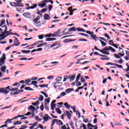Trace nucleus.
Segmentation results:
<instances>
[{
  "instance_id": "obj_59",
  "label": "nucleus",
  "mask_w": 129,
  "mask_h": 129,
  "mask_svg": "<svg viewBox=\"0 0 129 129\" xmlns=\"http://www.w3.org/2000/svg\"><path fill=\"white\" fill-rule=\"evenodd\" d=\"M67 78H68V76H65L63 77V82H65L66 81V80H67Z\"/></svg>"
},
{
  "instance_id": "obj_8",
  "label": "nucleus",
  "mask_w": 129,
  "mask_h": 129,
  "mask_svg": "<svg viewBox=\"0 0 129 129\" xmlns=\"http://www.w3.org/2000/svg\"><path fill=\"white\" fill-rule=\"evenodd\" d=\"M75 76H76V74H74L73 75H69L68 76V78H70V81H74V79H75Z\"/></svg>"
},
{
  "instance_id": "obj_64",
  "label": "nucleus",
  "mask_w": 129,
  "mask_h": 129,
  "mask_svg": "<svg viewBox=\"0 0 129 129\" xmlns=\"http://www.w3.org/2000/svg\"><path fill=\"white\" fill-rule=\"evenodd\" d=\"M54 77L53 76H49L47 78V79H53Z\"/></svg>"
},
{
  "instance_id": "obj_52",
  "label": "nucleus",
  "mask_w": 129,
  "mask_h": 129,
  "mask_svg": "<svg viewBox=\"0 0 129 129\" xmlns=\"http://www.w3.org/2000/svg\"><path fill=\"white\" fill-rule=\"evenodd\" d=\"M116 67H117L118 68H122V66L117 64V63H115V66Z\"/></svg>"
},
{
  "instance_id": "obj_37",
  "label": "nucleus",
  "mask_w": 129,
  "mask_h": 129,
  "mask_svg": "<svg viewBox=\"0 0 129 129\" xmlns=\"http://www.w3.org/2000/svg\"><path fill=\"white\" fill-rule=\"evenodd\" d=\"M56 82H59V81H61V80H62V77H57L56 79H55Z\"/></svg>"
},
{
  "instance_id": "obj_55",
  "label": "nucleus",
  "mask_w": 129,
  "mask_h": 129,
  "mask_svg": "<svg viewBox=\"0 0 129 129\" xmlns=\"http://www.w3.org/2000/svg\"><path fill=\"white\" fill-rule=\"evenodd\" d=\"M64 106H65L67 108L68 106H70V107H71V105H69V104H68V103H67V102L64 103Z\"/></svg>"
},
{
  "instance_id": "obj_45",
  "label": "nucleus",
  "mask_w": 129,
  "mask_h": 129,
  "mask_svg": "<svg viewBox=\"0 0 129 129\" xmlns=\"http://www.w3.org/2000/svg\"><path fill=\"white\" fill-rule=\"evenodd\" d=\"M22 124V122L20 121H17L14 123V125H17V124Z\"/></svg>"
},
{
  "instance_id": "obj_50",
  "label": "nucleus",
  "mask_w": 129,
  "mask_h": 129,
  "mask_svg": "<svg viewBox=\"0 0 129 129\" xmlns=\"http://www.w3.org/2000/svg\"><path fill=\"white\" fill-rule=\"evenodd\" d=\"M16 3L15 2H11L10 3V6H12V7H16Z\"/></svg>"
},
{
  "instance_id": "obj_19",
  "label": "nucleus",
  "mask_w": 129,
  "mask_h": 129,
  "mask_svg": "<svg viewBox=\"0 0 129 129\" xmlns=\"http://www.w3.org/2000/svg\"><path fill=\"white\" fill-rule=\"evenodd\" d=\"M57 45H60V42H56L53 44L50 45V48H53V47H55V46H57Z\"/></svg>"
},
{
  "instance_id": "obj_39",
  "label": "nucleus",
  "mask_w": 129,
  "mask_h": 129,
  "mask_svg": "<svg viewBox=\"0 0 129 129\" xmlns=\"http://www.w3.org/2000/svg\"><path fill=\"white\" fill-rule=\"evenodd\" d=\"M67 95V94L65 92H62L60 93V96L61 97H63L65 96V95Z\"/></svg>"
},
{
  "instance_id": "obj_56",
  "label": "nucleus",
  "mask_w": 129,
  "mask_h": 129,
  "mask_svg": "<svg viewBox=\"0 0 129 129\" xmlns=\"http://www.w3.org/2000/svg\"><path fill=\"white\" fill-rule=\"evenodd\" d=\"M109 45H111V46H112L113 45V41L112 40H110L109 41Z\"/></svg>"
},
{
  "instance_id": "obj_10",
  "label": "nucleus",
  "mask_w": 129,
  "mask_h": 129,
  "mask_svg": "<svg viewBox=\"0 0 129 129\" xmlns=\"http://www.w3.org/2000/svg\"><path fill=\"white\" fill-rule=\"evenodd\" d=\"M22 15L24 16V17H25V18H30L31 17V13L26 12L23 14Z\"/></svg>"
},
{
  "instance_id": "obj_28",
  "label": "nucleus",
  "mask_w": 129,
  "mask_h": 129,
  "mask_svg": "<svg viewBox=\"0 0 129 129\" xmlns=\"http://www.w3.org/2000/svg\"><path fill=\"white\" fill-rule=\"evenodd\" d=\"M44 50H48L49 49V45H48L46 42L45 44H44Z\"/></svg>"
},
{
  "instance_id": "obj_21",
  "label": "nucleus",
  "mask_w": 129,
  "mask_h": 129,
  "mask_svg": "<svg viewBox=\"0 0 129 129\" xmlns=\"http://www.w3.org/2000/svg\"><path fill=\"white\" fill-rule=\"evenodd\" d=\"M56 124L58 125H63V122H62L61 120H57V121H56Z\"/></svg>"
},
{
  "instance_id": "obj_16",
  "label": "nucleus",
  "mask_w": 129,
  "mask_h": 129,
  "mask_svg": "<svg viewBox=\"0 0 129 129\" xmlns=\"http://www.w3.org/2000/svg\"><path fill=\"white\" fill-rule=\"evenodd\" d=\"M50 16L47 14H45L44 15V20H50Z\"/></svg>"
},
{
  "instance_id": "obj_14",
  "label": "nucleus",
  "mask_w": 129,
  "mask_h": 129,
  "mask_svg": "<svg viewBox=\"0 0 129 129\" xmlns=\"http://www.w3.org/2000/svg\"><path fill=\"white\" fill-rule=\"evenodd\" d=\"M55 40H56V39L55 38H46L45 41L47 42H50L51 41H55Z\"/></svg>"
},
{
  "instance_id": "obj_12",
  "label": "nucleus",
  "mask_w": 129,
  "mask_h": 129,
  "mask_svg": "<svg viewBox=\"0 0 129 129\" xmlns=\"http://www.w3.org/2000/svg\"><path fill=\"white\" fill-rule=\"evenodd\" d=\"M34 25L36 26V27H38V28H40L41 26V22H34Z\"/></svg>"
},
{
  "instance_id": "obj_27",
  "label": "nucleus",
  "mask_w": 129,
  "mask_h": 129,
  "mask_svg": "<svg viewBox=\"0 0 129 129\" xmlns=\"http://www.w3.org/2000/svg\"><path fill=\"white\" fill-rule=\"evenodd\" d=\"M81 76V74H79L76 78V82H77L80 79V77Z\"/></svg>"
},
{
  "instance_id": "obj_2",
  "label": "nucleus",
  "mask_w": 129,
  "mask_h": 129,
  "mask_svg": "<svg viewBox=\"0 0 129 129\" xmlns=\"http://www.w3.org/2000/svg\"><path fill=\"white\" fill-rule=\"evenodd\" d=\"M53 85L55 89H58V90H62V89H61V87L63 85V83L62 82H56Z\"/></svg>"
},
{
  "instance_id": "obj_57",
  "label": "nucleus",
  "mask_w": 129,
  "mask_h": 129,
  "mask_svg": "<svg viewBox=\"0 0 129 129\" xmlns=\"http://www.w3.org/2000/svg\"><path fill=\"white\" fill-rule=\"evenodd\" d=\"M52 9H53V6L48 5V10L49 11H52Z\"/></svg>"
},
{
  "instance_id": "obj_47",
  "label": "nucleus",
  "mask_w": 129,
  "mask_h": 129,
  "mask_svg": "<svg viewBox=\"0 0 129 129\" xmlns=\"http://www.w3.org/2000/svg\"><path fill=\"white\" fill-rule=\"evenodd\" d=\"M23 10V9L21 8H17V11L18 12H19V13H22V11Z\"/></svg>"
},
{
  "instance_id": "obj_34",
  "label": "nucleus",
  "mask_w": 129,
  "mask_h": 129,
  "mask_svg": "<svg viewBox=\"0 0 129 129\" xmlns=\"http://www.w3.org/2000/svg\"><path fill=\"white\" fill-rule=\"evenodd\" d=\"M100 42H101L102 47H104V46H106V43L103 42L102 40H100Z\"/></svg>"
},
{
  "instance_id": "obj_7",
  "label": "nucleus",
  "mask_w": 129,
  "mask_h": 129,
  "mask_svg": "<svg viewBox=\"0 0 129 129\" xmlns=\"http://www.w3.org/2000/svg\"><path fill=\"white\" fill-rule=\"evenodd\" d=\"M15 40H14V43L13 45H15V46H19L21 43H20V41H19V40H18V38L16 37V36H14Z\"/></svg>"
},
{
  "instance_id": "obj_38",
  "label": "nucleus",
  "mask_w": 129,
  "mask_h": 129,
  "mask_svg": "<svg viewBox=\"0 0 129 129\" xmlns=\"http://www.w3.org/2000/svg\"><path fill=\"white\" fill-rule=\"evenodd\" d=\"M71 108H72L74 112H76V111H77V110H76V107H75V106H71Z\"/></svg>"
},
{
  "instance_id": "obj_63",
  "label": "nucleus",
  "mask_w": 129,
  "mask_h": 129,
  "mask_svg": "<svg viewBox=\"0 0 129 129\" xmlns=\"http://www.w3.org/2000/svg\"><path fill=\"white\" fill-rule=\"evenodd\" d=\"M78 45H74L72 47V49H78Z\"/></svg>"
},
{
  "instance_id": "obj_18",
  "label": "nucleus",
  "mask_w": 129,
  "mask_h": 129,
  "mask_svg": "<svg viewBox=\"0 0 129 129\" xmlns=\"http://www.w3.org/2000/svg\"><path fill=\"white\" fill-rule=\"evenodd\" d=\"M6 69H7V67H6V66H3L1 68V71L4 73L6 72Z\"/></svg>"
},
{
  "instance_id": "obj_31",
  "label": "nucleus",
  "mask_w": 129,
  "mask_h": 129,
  "mask_svg": "<svg viewBox=\"0 0 129 129\" xmlns=\"http://www.w3.org/2000/svg\"><path fill=\"white\" fill-rule=\"evenodd\" d=\"M39 42H44V41L43 40H39V41H37V42H36L34 44H31V46H36V45H39Z\"/></svg>"
},
{
  "instance_id": "obj_32",
  "label": "nucleus",
  "mask_w": 129,
  "mask_h": 129,
  "mask_svg": "<svg viewBox=\"0 0 129 129\" xmlns=\"http://www.w3.org/2000/svg\"><path fill=\"white\" fill-rule=\"evenodd\" d=\"M72 41H75V40H70L69 39H66L63 40V43H69V42H72Z\"/></svg>"
},
{
  "instance_id": "obj_4",
  "label": "nucleus",
  "mask_w": 129,
  "mask_h": 129,
  "mask_svg": "<svg viewBox=\"0 0 129 129\" xmlns=\"http://www.w3.org/2000/svg\"><path fill=\"white\" fill-rule=\"evenodd\" d=\"M93 34H94V32L90 31L89 35H91V37H92L93 40H95V41H98V40H99V39L98 38V37L96 36V35Z\"/></svg>"
},
{
  "instance_id": "obj_42",
  "label": "nucleus",
  "mask_w": 129,
  "mask_h": 129,
  "mask_svg": "<svg viewBox=\"0 0 129 129\" xmlns=\"http://www.w3.org/2000/svg\"><path fill=\"white\" fill-rule=\"evenodd\" d=\"M57 121H58V119H54L52 121V125H54V124H55V122H57Z\"/></svg>"
},
{
  "instance_id": "obj_60",
  "label": "nucleus",
  "mask_w": 129,
  "mask_h": 129,
  "mask_svg": "<svg viewBox=\"0 0 129 129\" xmlns=\"http://www.w3.org/2000/svg\"><path fill=\"white\" fill-rule=\"evenodd\" d=\"M46 37H53L52 34V33H49V34H46V35L45 36V38H46Z\"/></svg>"
},
{
  "instance_id": "obj_35",
  "label": "nucleus",
  "mask_w": 129,
  "mask_h": 129,
  "mask_svg": "<svg viewBox=\"0 0 129 129\" xmlns=\"http://www.w3.org/2000/svg\"><path fill=\"white\" fill-rule=\"evenodd\" d=\"M33 6L30 7V9H36V7H38V4H32Z\"/></svg>"
},
{
  "instance_id": "obj_5",
  "label": "nucleus",
  "mask_w": 129,
  "mask_h": 129,
  "mask_svg": "<svg viewBox=\"0 0 129 129\" xmlns=\"http://www.w3.org/2000/svg\"><path fill=\"white\" fill-rule=\"evenodd\" d=\"M5 30L2 33V34H0V37H2L3 36H5L6 34H9L11 33L10 31H8V27H7V25H5Z\"/></svg>"
},
{
  "instance_id": "obj_53",
  "label": "nucleus",
  "mask_w": 129,
  "mask_h": 129,
  "mask_svg": "<svg viewBox=\"0 0 129 129\" xmlns=\"http://www.w3.org/2000/svg\"><path fill=\"white\" fill-rule=\"evenodd\" d=\"M20 90H19L15 92L13 94H15V95H18V94H20Z\"/></svg>"
},
{
  "instance_id": "obj_41",
  "label": "nucleus",
  "mask_w": 129,
  "mask_h": 129,
  "mask_svg": "<svg viewBox=\"0 0 129 129\" xmlns=\"http://www.w3.org/2000/svg\"><path fill=\"white\" fill-rule=\"evenodd\" d=\"M45 44H46V42L39 44L37 46H36V48H39L40 47H43V46H44V45H45Z\"/></svg>"
},
{
  "instance_id": "obj_22",
  "label": "nucleus",
  "mask_w": 129,
  "mask_h": 129,
  "mask_svg": "<svg viewBox=\"0 0 129 129\" xmlns=\"http://www.w3.org/2000/svg\"><path fill=\"white\" fill-rule=\"evenodd\" d=\"M15 7H21L22 8L25 7L24 5H23L22 3H16Z\"/></svg>"
},
{
  "instance_id": "obj_43",
  "label": "nucleus",
  "mask_w": 129,
  "mask_h": 129,
  "mask_svg": "<svg viewBox=\"0 0 129 129\" xmlns=\"http://www.w3.org/2000/svg\"><path fill=\"white\" fill-rule=\"evenodd\" d=\"M40 20V16H38L35 19L33 20V22H38Z\"/></svg>"
},
{
  "instance_id": "obj_58",
  "label": "nucleus",
  "mask_w": 129,
  "mask_h": 129,
  "mask_svg": "<svg viewBox=\"0 0 129 129\" xmlns=\"http://www.w3.org/2000/svg\"><path fill=\"white\" fill-rule=\"evenodd\" d=\"M81 81L82 83H85V80L82 77L81 78Z\"/></svg>"
},
{
  "instance_id": "obj_36",
  "label": "nucleus",
  "mask_w": 129,
  "mask_h": 129,
  "mask_svg": "<svg viewBox=\"0 0 129 129\" xmlns=\"http://www.w3.org/2000/svg\"><path fill=\"white\" fill-rule=\"evenodd\" d=\"M33 84V85H35L36 84H38V82L37 81H32L31 84H28V85H32Z\"/></svg>"
},
{
  "instance_id": "obj_3",
  "label": "nucleus",
  "mask_w": 129,
  "mask_h": 129,
  "mask_svg": "<svg viewBox=\"0 0 129 129\" xmlns=\"http://www.w3.org/2000/svg\"><path fill=\"white\" fill-rule=\"evenodd\" d=\"M6 59V54L3 53L2 57H1L0 58V66H3V65L6 63L5 60Z\"/></svg>"
},
{
  "instance_id": "obj_26",
  "label": "nucleus",
  "mask_w": 129,
  "mask_h": 129,
  "mask_svg": "<svg viewBox=\"0 0 129 129\" xmlns=\"http://www.w3.org/2000/svg\"><path fill=\"white\" fill-rule=\"evenodd\" d=\"M38 100L39 101H43V100H44V97L43 96V95H40L39 97L38 98Z\"/></svg>"
},
{
  "instance_id": "obj_23",
  "label": "nucleus",
  "mask_w": 129,
  "mask_h": 129,
  "mask_svg": "<svg viewBox=\"0 0 129 129\" xmlns=\"http://www.w3.org/2000/svg\"><path fill=\"white\" fill-rule=\"evenodd\" d=\"M76 30H77V31H78V32H84V33H85V30H84L82 28H81L80 27L77 28Z\"/></svg>"
},
{
  "instance_id": "obj_13",
  "label": "nucleus",
  "mask_w": 129,
  "mask_h": 129,
  "mask_svg": "<svg viewBox=\"0 0 129 129\" xmlns=\"http://www.w3.org/2000/svg\"><path fill=\"white\" fill-rule=\"evenodd\" d=\"M28 109H29V110H31V111L34 112V111H35V109H36V108L35 107L33 106L32 105H30L28 107Z\"/></svg>"
},
{
  "instance_id": "obj_54",
  "label": "nucleus",
  "mask_w": 129,
  "mask_h": 129,
  "mask_svg": "<svg viewBox=\"0 0 129 129\" xmlns=\"http://www.w3.org/2000/svg\"><path fill=\"white\" fill-rule=\"evenodd\" d=\"M45 101H46L47 102V104H49V103H50V98H48L47 99H45Z\"/></svg>"
},
{
  "instance_id": "obj_40",
  "label": "nucleus",
  "mask_w": 129,
  "mask_h": 129,
  "mask_svg": "<svg viewBox=\"0 0 129 129\" xmlns=\"http://www.w3.org/2000/svg\"><path fill=\"white\" fill-rule=\"evenodd\" d=\"M69 31H70V32H72V31H76V29H75V27H73L69 28Z\"/></svg>"
},
{
  "instance_id": "obj_20",
  "label": "nucleus",
  "mask_w": 129,
  "mask_h": 129,
  "mask_svg": "<svg viewBox=\"0 0 129 129\" xmlns=\"http://www.w3.org/2000/svg\"><path fill=\"white\" fill-rule=\"evenodd\" d=\"M10 35H13V33L9 32V33H7L6 34H5L2 37H3V39H6V38H7V37H8V36H10Z\"/></svg>"
},
{
  "instance_id": "obj_51",
  "label": "nucleus",
  "mask_w": 129,
  "mask_h": 129,
  "mask_svg": "<svg viewBox=\"0 0 129 129\" xmlns=\"http://www.w3.org/2000/svg\"><path fill=\"white\" fill-rule=\"evenodd\" d=\"M38 37L39 38V40H42V39L44 38V35H38Z\"/></svg>"
},
{
  "instance_id": "obj_48",
  "label": "nucleus",
  "mask_w": 129,
  "mask_h": 129,
  "mask_svg": "<svg viewBox=\"0 0 129 129\" xmlns=\"http://www.w3.org/2000/svg\"><path fill=\"white\" fill-rule=\"evenodd\" d=\"M47 10H48V9L44 8V9H43L42 10H41L40 12L41 13H45V12H47Z\"/></svg>"
},
{
  "instance_id": "obj_30",
  "label": "nucleus",
  "mask_w": 129,
  "mask_h": 129,
  "mask_svg": "<svg viewBox=\"0 0 129 129\" xmlns=\"http://www.w3.org/2000/svg\"><path fill=\"white\" fill-rule=\"evenodd\" d=\"M78 35H80V36H84L85 37H89L88 35L83 33H79Z\"/></svg>"
},
{
  "instance_id": "obj_46",
  "label": "nucleus",
  "mask_w": 129,
  "mask_h": 129,
  "mask_svg": "<svg viewBox=\"0 0 129 129\" xmlns=\"http://www.w3.org/2000/svg\"><path fill=\"white\" fill-rule=\"evenodd\" d=\"M5 90V88H0V93H4Z\"/></svg>"
},
{
  "instance_id": "obj_62",
  "label": "nucleus",
  "mask_w": 129,
  "mask_h": 129,
  "mask_svg": "<svg viewBox=\"0 0 129 129\" xmlns=\"http://www.w3.org/2000/svg\"><path fill=\"white\" fill-rule=\"evenodd\" d=\"M38 126V127H39L40 128L44 129V127L43 126V125H42V124H39Z\"/></svg>"
},
{
  "instance_id": "obj_25",
  "label": "nucleus",
  "mask_w": 129,
  "mask_h": 129,
  "mask_svg": "<svg viewBox=\"0 0 129 129\" xmlns=\"http://www.w3.org/2000/svg\"><path fill=\"white\" fill-rule=\"evenodd\" d=\"M21 52H22V53H24L25 54H29V53H30V52H31V50H22Z\"/></svg>"
},
{
  "instance_id": "obj_61",
  "label": "nucleus",
  "mask_w": 129,
  "mask_h": 129,
  "mask_svg": "<svg viewBox=\"0 0 129 129\" xmlns=\"http://www.w3.org/2000/svg\"><path fill=\"white\" fill-rule=\"evenodd\" d=\"M77 82V84H76V86H81V82Z\"/></svg>"
},
{
  "instance_id": "obj_9",
  "label": "nucleus",
  "mask_w": 129,
  "mask_h": 129,
  "mask_svg": "<svg viewBox=\"0 0 129 129\" xmlns=\"http://www.w3.org/2000/svg\"><path fill=\"white\" fill-rule=\"evenodd\" d=\"M65 113L67 116H68V118H69V120H70V119H71V116H72V115H71L70 112H69L68 111H65Z\"/></svg>"
},
{
  "instance_id": "obj_15",
  "label": "nucleus",
  "mask_w": 129,
  "mask_h": 129,
  "mask_svg": "<svg viewBox=\"0 0 129 129\" xmlns=\"http://www.w3.org/2000/svg\"><path fill=\"white\" fill-rule=\"evenodd\" d=\"M46 6H47V4L46 3L38 4V7H39V8H45Z\"/></svg>"
},
{
  "instance_id": "obj_44",
  "label": "nucleus",
  "mask_w": 129,
  "mask_h": 129,
  "mask_svg": "<svg viewBox=\"0 0 129 129\" xmlns=\"http://www.w3.org/2000/svg\"><path fill=\"white\" fill-rule=\"evenodd\" d=\"M87 126H88V127H89V128H90V126H91V127H95V126L92 125V124L91 123H88Z\"/></svg>"
},
{
  "instance_id": "obj_17",
  "label": "nucleus",
  "mask_w": 129,
  "mask_h": 129,
  "mask_svg": "<svg viewBox=\"0 0 129 129\" xmlns=\"http://www.w3.org/2000/svg\"><path fill=\"white\" fill-rule=\"evenodd\" d=\"M72 91H74V89L69 88V89H67V90H66V92H67V93H70V92H71Z\"/></svg>"
},
{
  "instance_id": "obj_6",
  "label": "nucleus",
  "mask_w": 129,
  "mask_h": 129,
  "mask_svg": "<svg viewBox=\"0 0 129 129\" xmlns=\"http://www.w3.org/2000/svg\"><path fill=\"white\" fill-rule=\"evenodd\" d=\"M94 48L95 50H97V51H99V52H101V53H102V54H108V52H104V48H103L102 50L98 49L96 46H95Z\"/></svg>"
},
{
  "instance_id": "obj_11",
  "label": "nucleus",
  "mask_w": 129,
  "mask_h": 129,
  "mask_svg": "<svg viewBox=\"0 0 129 129\" xmlns=\"http://www.w3.org/2000/svg\"><path fill=\"white\" fill-rule=\"evenodd\" d=\"M48 115L47 114H44V116L42 117L43 120H44V122H47V121H48Z\"/></svg>"
},
{
  "instance_id": "obj_24",
  "label": "nucleus",
  "mask_w": 129,
  "mask_h": 129,
  "mask_svg": "<svg viewBox=\"0 0 129 129\" xmlns=\"http://www.w3.org/2000/svg\"><path fill=\"white\" fill-rule=\"evenodd\" d=\"M55 110H56V112L57 113H58V114H61V113H62V111H61V110H60V108H56Z\"/></svg>"
},
{
  "instance_id": "obj_1",
  "label": "nucleus",
  "mask_w": 129,
  "mask_h": 129,
  "mask_svg": "<svg viewBox=\"0 0 129 129\" xmlns=\"http://www.w3.org/2000/svg\"><path fill=\"white\" fill-rule=\"evenodd\" d=\"M104 52H106L108 54H104L105 55H109V50L111 51L113 53L115 52V49L112 48L111 46H105L104 47Z\"/></svg>"
},
{
  "instance_id": "obj_33",
  "label": "nucleus",
  "mask_w": 129,
  "mask_h": 129,
  "mask_svg": "<svg viewBox=\"0 0 129 129\" xmlns=\"http://www.w3.org/2000/svg\"><path fill=\"white\" fill-rule=\"evenodd\" d=\"M24 89L25 90H29V91H34V89H32V88H31L30 87H26L25 88H24Z\"/></svg>"
},
{
  "instance_id": "obj_29",
  "label": "nucleus",
  "mask_w": 129,
  "mask_h": 129,
  "mask_svg": "<svg viewBox=\"0 0 129 129\" xmlns=\"http://www.w3.org/2000/svg\"><path fill=\"white\" fill-rule=\"evenodd\" d=\"M32 105H34V106H37V104H40V102L39 101H37L35 103H32Z\"/></svg>"
},
{
  "instance_id": "obj_49",
  "label": "nucleus",
  "mask_w": 129,
  "mask_h": 129,
  "mask_svg": "<svg viewBox=\"0 0 129 129\" xmlns=\"http://www.w3.org/2000/svg\"><path fill=\"white\" fill-rule=\"evenodd\" d=\"M114 57L117 59H119L120 58V56H118V55H117L116 53L114 54Z\"/></svg>"
}]
</instances>
